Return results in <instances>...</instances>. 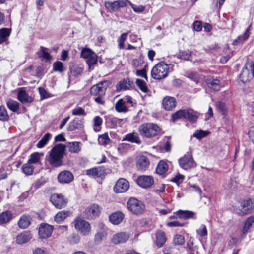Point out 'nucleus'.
I'll return each mask as SVG.
<instances>
[{"instance_id":"f704fd0d","label":"nucleus","mask_w":254,"mask_h":254,"mask_svg":"<svg viewBox=\"0 0 254 254\" xmlns=\"http://www.w3.org/2000/svg\"><path fill=\"white\" fill-rule=\"evenodd\" d=\"M86 174L95 177H100L103 174V170L100 168H93L86 171Z\"/></svg>"},{"instance_id":"72a5a7b5","label":"nucleus","mask_w":254,"mask_h":254,"mask_svg":"<svg viewBox=\"0 0 254 254\" xmlns=\"http://www.w3.org/2000/svg\"><path fill=\"white\" fill-rule=\"evenodd\" d=\"M12 213L9 211L3 212L0 214V224L8 223L12 218Z\"/></svg>"},{"instance_id":"37998d69","label":"nucleus","mask_w":254,"mask_h":254,"mask_svg":"<svg viewBox=\"0 0 254 254\" xmlns=\"http://www.w3.org/2000/svg\"><path fill=\"white\" fill-rule=\"evenodd\" d=\"M34 169V167L31 163L27 162L23 165L22 170L24 174L26 175H30L32 174Z\"/></svg>"},{"instance_id":"423d86ee","label":"nucleus","mask_w":254,"mask_h":254,"mask_svg":"<svg viewBox=\"0 0 254 254\" xmlns=\"http://www.w3.org/2000/svg\"><path fill=\"white\" fill-rule=\"evenodd\" d=\"M197 118L196 115H193L191 112L186 109L180 110L172 115V120L173 121L181 119H186L191 122L194 123L196 122Z\"/></svg>"},{"instance_id":"bf43d9fd","label":"nucleus","mask_w":254,"mask_h":254,"mask_svg":"<svg viewBox=\"0 0 254 254\" xmlns=\"http://www.w3.org/2000/svg\"><path fill=\"white\" fill-rule=\"evenodd\" d=\"M129 5L132 8V9L133 10V11L135 12L136 13H141L144 11L145 6L142 5H135L133 3H132L131 2H129Z\"/></svg>"},{"instance_id":"8fccbe9b","label":"nucleus","mask_w":254,"mask_h":254,"mask_svg":"<svg viewBox=\"0 0 254 254\" xmlns=\"http://www.w3.org/2000/svg\"><path fill=\"white\" fill-rule=\"evenodd\" d=\"M110 138L107 133H105L100 135L98 137V141L99 143L102 145H106L110 142Z\"/></svg>"},{"instance_id":"79ce46f5","label":"nucleus","mask_w":254,"mask_h":254,"mask_svg":"<svg viewBox=\"0 0 254 254\" xmlns=\"http://www.w3.org/2000/svg\"><path fill=\"white\" fill-rule=\"evenodd\" d=\"M6 105L8 108L13 112H16L19 110V103L16 101L9 99L7 101Z\"/></svg>"},{"instance_id":"69168bd1","label":"nucleus","mask_w":254,"mask_h":254,"mask_svg":"<svg viewBox=\"0 0 254 254\" xmlns=\"http://www.w3.org/2000/svg\"><path fill=\"white\" fill-rule=\"evenodd\" d=\"M97 60L95 53L86 59L87 63L89 66L95 64L97 63Z\"/></svg>"},{"instance_id":"4d7b16f0","label":"nucleus","mask_w":254,"mask_h":254,"mask_svg":"<svg viewBox=\"0 0 254 254\" xmlns=\"http://www.w3.org/2000/svg\"><path fill=\"white\" fill-rule=\"evenodd\" d=\"M147 64H145L142 67V69L140 70H137L136 71V74L137 76L145 78L146 79H147L146 75V71L147 68Z\"/></svg>"},{"instance_id":"a18cd8bd","label":"nucleus","mask_w":254,"mask_h":254,"mask_svg":"<svg viewBox=\"0 0 254 254\" xmlns=\"http://www.w3.org/2000/svg\"><path fill=\"white\" fill-rule=\"evenodd\" d=\"M239 78L240 80L243 83H245L249 81L250 76L249 73L248 69L246 66H245L242 69Z\"/></svg>"},{"instance_id":"2eb2a0df","label":"nucleus","mask_w":254,"mask_h":254,"mask_svg":"<svg viewBox=\"0 0 254 254\" xmlns=\"http://www.w3.org/2000/svg\"><path fill=\"white\" fill-rule=\"evenodd\" d=\"M137 184L143 188H148L154 183V180L151 176L143 175L137 179Z\"/></svg>"},{"instance_id":"5701e85b","label":"nucleus","mask_w":254,"mask_h":254,"mask_svg":"<svg viewBox=\"0 0 254 254\" xmlns=\"http://www.w3.org/2000/svg\"><path fill=\"white\" fill-rule=\"evenodd\" d=\"M71 214L70 211L63 210L58 212L54 217V220L56 222L60 223L64 221Z\"/></svg>"},{"instance_id":"5fc2aeb1","label":"nucleus","mask_w":254,"mask_h":254,"mask_svg":"<svg viewBox=\"0 0 254 254\" xmlns=\"http://www.w3.org/2000/svg\"><path fill=\"white\" fill-rule=\"evenodd\" d=\"M40 154L38 152H35L31 154L28 162L31 164L36 163L40 161Z\"/></svg>"},{"instance_id":"f03ea898","label":"nucleus","mask_w":254,"mask_h":254,"mask_svg":"<svg viewBox=\"0 0 254 254\" xmlns=\"http://www.w3.org/2000/svg\"><path fill=\"white\" fill-rule=\"evenodd\" d=\"M138 132L141 136L148 138L158 135L160 132L158 125L153 123H144L139 126Z\"/></svg>"},{"instance_id":"7ed1b4c3","label":"nucleus","mask_w":254,"mask_h":254,"mask_svg":"<svg viewBox=\"0 0 254 254\" xmlns=\"http://www.w3.org/2000/svg\"><path fill=\"white\" fill-rule=\"evenodd\" d=\"M171 64H167L164 62H160L156 64L151 70L152 78L157 80H160L166 78L169 73V66Z\"/></svg>"},{"instance_id":"aec40b11","label":"nucleus","mask_w":254,"mask_h":254,"mask_svg":"<svg viewBox=\"0 0 254 254\" xmlns=\"http://www.w3.org/2000/svg\"><path fill=\"white\" fill-rule=\"evenodd\" d=\"M176 99L172 97L167 96L164 98L162 105L166 110H171L176 106Z\"/></svg>"},{"instance_id":"a211bd4d","label":"nucleus","mask_w":254,"mask_h":254,"mask_svg":"<svg viewBox=\"0 0 254 254\" xmlns=\"http://www.w3.org/2000/svg\"><path fill=\"white\" fill-rule=\"evenodd\" d=\"M17 99L23 104L30 103L33 99L29 96L23 88H19L17 90Z\"/></svg>"},{"instance_id":"0e129e2a","label":"nucleus","mask_w":254,"mask_h":254,"mask_svg":"<svg viewBox=\"0 0 254 254\" xmlns=\"http://www.w3.org/2000/svg\"><path fill=\"white\" fill-rule=\"evenodd\" d=\"M145 64H147L145 63L142 60L140 59H134L132 61V64L134 67L135 68H139L140 67H143V65Z\"/></svg>"},{"instance_id":"3c124183","label":"nucleus","mask_w":254,"mask_h":254,"mask_svg":"<svg viewBox=\"0 0 254 254\" xmlns=\"http://www.w3.org/2000/svg\"><path fill=\"white\" fill-rule=\"evenodd\" d=\"M136 84L137 87L144 93L148 91V88L145 81L141 79H137L136 81Z\"/></svg>"},{"instance_id":"680f3d73","label":"nucleus","mask_w":254,"mask_h":254,"mask_svg":"<svg viewBox=\"0 0 254 254\" xmlns=\"http://www.w3.org/2000/svg\"><path fill=\"white\" fill-rule=\"evenodd\" d=\"M93 54H94V53L90 49L84 48L81 51V56L86 59L91 55H93Z\"/></svg>"},{"instance_id":"20e7f679","label":"nucleus","mask_w":254,"mask_h":254,"mask_svg":"<svg viewBox=\"0 0 254 254\" xmlns=\"http://www.w3.org/2000/svg\"><path fill=\"white\" fill-rule=\"evenodd\" d=\"M74 226L76 230L83 236L88 235L91 231L89 222L81 217H77L74 220Z\"/></svg>"},{"instance_id":"6e6d98bb","label":"nucleus","mask_w":254,"mask_h":254,"mask_svg":"<svg viewBox=\"0 0 254 254\" xmlns=\"http://www.w3.org/2000/svg\"><path fill=\"white\" fill-rule=\"evenodd\" d=\"M208 132L206 131H203L202 130H196L193 136L196 138L198 139H201L206 137L208 134Z\"/></svg>"},{"instance_id":"864d4df0","label":"nucleus","mask_w":254,"mask_h":254,"mask_svg":"<svg viewBox=\"0 0 254 254\" xmlns=\"http://www.w3.org/2000/svg\"><path fill=\"white\" fill-rule=\"evenodd\" d=\"M8 119L9 116L5 108L3 106H0V120L6 121Z\"/></svg>"},{"instance_id":"f257e3e1","label":"nucleus","mask_w":254,"mask_h":254,"mask_svg":"<svg viewBox=\"0 0 254 254\" xmlns=\"http://www.w3.org/2000/svg\"><path fill=\"white\" fill-rule=\"evenodd\" d=\"M65 148V145L61 143L57 144L53 147L49 152L48 158V162L51 166L57 167L62 165Z\"/></svg>"},{"instance_id":"7c9ffc66","label":"nucleus","mask_w":254,"mask_h":254,"mask_svg":"<svg viewBox=\"0 0 254 254\" xmlns=\"http://www.w3.org/2000/svg\"><path fill=\"white\" fill-rule=\"evenodd\" d=\"M156 244L157 246L162 247L166 241L165 234L161 231H158L156 233Z\"/></svg>"},{"instance_id":"4be33fe9","label":"nucleus","mask_w":254,"mask_h":254,"mask_svg":"<svg viewBox=\"0 0 254 254\" xmlns=\"http://www.w3.org/2000/svg\"><path fill=\"white\" fill-rule=\"evenodd\" d=\"M124 217V214L123 213L117 211L113 213L109 216V220L113 224L118 225L123 221Z\"/></svg>"},{"instance_id":"b1692460","label":"nucleus","mask_w":254,"mask_h":254,"mask_svg":"<svg viewBox=\"0 0 254 254\" xmlns=\"http://www.w3.org/2000/svg\"><path fill=\"white\" fill-rule=\"evenodd\" d=\"M207 86L212 90L219 91L221 86L220 81L217 79L209 78L206 81Z\"/></svg>"},{"instance_id":"13d9d810","label":"nucleus","mask_w":254,"mask_h":254,"mask_svg":"<svg viewBox=\"0 0 254 254\" xmlns=\"http://www.w3.org/2000/svg\"><path fill=\"white\" fill-rule=\"evenodd\" d=\"M184 242L185 239L182 235L179 234L175 235L173 238V243L175 245H181L184 244Z\"/></svg>"},{"instance_id":"412c9836","label":"nucleus","mask_w":254,"mask_h":254,"mask_svg":"<svg viewBox=\"0 0 254 254\" xmlns=\"http://www.w3.org/2000/svg\"><path fill=\"white\" fill-rule=\"evenodd\" d=\"M32 238L31 234L28 231H24L18 234L16 238V242L18 244L28 242Z\"/></svg>"},{"instance_id":"58836bf2","label":"nucleus","mask_w":254,"mask_h":254,"mask_svg":"<svg viewBox=\"0 0 254 254\" xmlns=\"http://www.w3.org/2000/svg\"><path fill=\"white\" fill-rule=\"evenodd\" d=\"M52 137V135L47 133L45 134L41 138V139L38 142L36 146L37 148H42L45 146V145L47 144L48 142L49 141L50 138Z\"/></svg>"},{"instance_id":"f8f14e48","label":"nucleus","mask_w":254,"mask_h":254,"mask_svg":"<svg viewBox=\"0 0 254 254\" xmlns=\"http://www.w3.org/2000/svg\"><path fill=\"white\" fill-rule=\"evenodd\" d=\"M243 211H239L240 216L250 214L254 211V200L247 199L242 201Z\"/></svg>"},{"instance_id":"ddd939ff","label":"nucleus","mask_w":254,"mask_h":254,"mask_svg":"<svg viewBox=\"0 0 254 254\" xmlns=\"http://www.w3.org/2000/svg\"><path fill=\"white\" fill-rule=\"evenodd\" d=\"M128 0H119L114 2H108L105 3L106 8L113 11H116L119 8L126 7L127 4H129Z\"/></svg>"},{"instance_id":"bb28decb","label":"nucleus","mask_w":254,"mask_h":254,"mask_svg":"<svg viewBox=\"0 0 254 254\" xmlns=\"http://www.w3.org/2000/svg\"><path fill=\"white\" fill-rule=\"evenodd\" d=\"M123 140L128 141L132 143H135L138 144L141 143L140 138L137 133L132 132L125 135Z\"/></svg>"},{"instance_id":"4c0bfd02","label":"nucleus","mask_w":254,"mask_h":254,"mask_svg":"<svg viewBox=\"0 0 254 254\" xmlns=\"http://www.w3.org/2000/svg\"><path fill=\"white\" fill-rule=\"evenodd\" d=\"M10 33V29L4 28L0 29V44L7 40Z\"/></svg>"},{"instance_id":"1a4fd4ad","label":"nucleus","mask_w":254,"mask_h":254,"mask_svg":"<svg viewBox=\"0 0 254 254\" xmlns=\"http://www.w3.org/2000/svg\"><path fill=\"white\" fill-rule=\"evenodd\" d=\"M109 83L108 81H104L93 85L90 89L91 94L95 96L104 95Z\"/></svg>"},{"instance_id":"774afa93","label":"nucleus","mask_w":254,"mask_h":254,"mask_svg":"<svg viewBox=\"0 0 254 254\" xmlns=\"http://www.w3.org/2000/svg\"><path fill=\"white\" fill-rule=\"evenodd\" d=\"M248 135L250 139L254 144V127H251L248 132Z\"/></svg>"},{"instance_id":"09e8293b","label":"nucleus","mask_w":254,"mask_h":254,"mask_svg":"<svg viewBox=\"0 0 254 254\" xmlns=\"http://www.w3.org/2000/svg\"><path fill=\"white\" fill-rule=\"evenodd\" d=\"M93 122L94 127V130L96 132H99L100 130V126L102 125L103 122L102 119L100 117L97 116L94 117Z\"/></svg>"},{"instance_id":"6ab92c4d","label":"nucleus","mask_w":254,"mask_h":254,"mask_svg":"<svg viewBox=\"0 0 254 254\" xmlns=\"http://www.w3.org/2000/svg\"><path fill=\"white\" fill-rule=\"evenodd\" d=\"M149 165L148 159L144 156H141L138 159L136 163V167L138 170L143 171L146 170Z\"/></svg>"},{"instance_id":"39448f33","label":"nucleus","mask_w":254,"mask_h":254,"mask_svg":"<svg viewBox=\"0 0 254 254\" xmlns=\"http://www.w3.org/2000/svg\"><path fill=\"white\" fill-rule=\"evenodd\" d=\"M127 207L130 211L136 215L142 214L145 209L144 204L133 197L129 198L127 201Z\"/></svg>"},{"instance_id":"c756f323","label":"nucleus","mask_w":254,"mask_h":254,"mask_svg":"<svg viewBox=\"0 0 254 254\" xmlns=\"http://www.w3.org/2000/svg\"><path fill=\"white\" fill-rule=\"evenodd\" d=\"M253 225H254V216H252L248 217L245 221L243 228V233L246 234L249 232Z\"/></svg>"},{"instance_id":"9d476101","label":"nucleus","mask_w":254,"mask_h":254,"mask_svg":"<svg viewBox=\"0 0 254 254\" xmlns=\"http://www.w3.org/2000/svg\"><path fill=\"white\" fill-rule=\"evenodd\" d=\"M129 187V183L127 180L124 178H120L114 187V191L116 193H124L128 190Z\"/></svg>"},{"instance_id":"49530a36","label":"nucleus","mask_w":254,"mask_h":254,"mask_svg":"<svg viewBox=\"0 0 254 254\" xmlns=\"http://www.w3.org/2000/svg\"><path fill=\"white\" fill-rule=\"evenodd\" d=\"M128 34V32L124 33L118 38L117 42L120 49H123L125 48L124 42L127 39Z\"/></svg>"},{"instance_id":"f3484780","label":"nucleus","mask_w":254,"mask_h":254,"mask_svg":"<svg viewBox=\"0 0 254 254\" xmlns=\"http://www.w3.org/2000/svg\"><path fill=\"white\" fill-rule=\"evenodd\" d=\"M53 231V227L48 224H41L39 229V235L41 238L50 237Z\"/></svg>"},{"instance_id":"c9c22d12","label":"nucleus","mask_w":254,"mask_h":254,"mask_svg":"<svg viewBox=\"0 0 254 254\" xmlns=\"http://www.w3.org/2000/svg\"><path fill=\"white\" fill-rule=\"evenodd\" d=\"M115 109L118 112H127L128 111L126 105V102L121 99L115 104Z\"/></svg>"},{"instance_id":"473e14b6","label":"nucleus","mask_w":254,"mask_h":254,"mask_svg":"<svg viewBox=\"0 0 254 254\" xmlns=\"http://www.w3.org/2000/svg\"><path fill=\"white\" fill-rule=\"evenodd\" d=\"M251 27V25H250L247 30L245 31L243 36H239L235 40H234L232 43L234 45H237L239 43L243 42L244 41L246 40L250 36L249 31Z\"/></svg>"},{"instance_id":"0eeeda50","label":"nucleus","mask_w":254,"mask_h":254,"mask_svg":"<svg viewBox=\"0 0 254 254\" xmlns=\"http://www.w3.org/2000/svg\"><path fill=\"white\" fill-rule=\"evenodd\" d=\"M52 204L57 209H62L66 207L67 204V199L61 193H53L50 198Z\"/></svg>"},{"instance_id":"e433bc0d","label":"nucleus","mask_w":254,"mask_h":254,"mask_svg":"<svg viewBox=\"0 0 254 254\" xmlns=\"http://www.w3.org/2000/svg\"><path fill=\"white\" fill-rule=\"evenodd\" d=\"M168 169V165L166 162L160 161L156 169V172L157 174L162 175L164 174Z\"/></svg>"},{"instance_id":"de8ad7c7","label":"nucleus","mask_w":254,"mask_h":254,"mask_svg":"<svg viewBox=\"0 0 254 254\" xmlns=\"http://www.w3.org/2000/svg\"><path fill=\"white\" fill-rule=\"evenodd\" d=\"M197 234L201 238L207 236V230L204 224H201L196 231Z\"/></svg>"},{"instance_id":"c85d7f7f","label":"nucleus","mask_w":254,"mask_h":254,"mask_svg":"<svg viewBox=\"0 0 254 254\" xmlns=\"http://www.w3.org/2000/svg\"><path fill=\"white\" fill-rule=\"evenodd\" d=\"M81 143L79 142H69L67 145L69 151L71 153H78L81 150Z\"/></svg>"},{"instance_id":"e2e57ef3","label":"nucleus","mask_w":254,"mask_h":254,"mask_svg":"<svg viewBox=\"0 0 254 254\" xmlns=\"http://www.w3.org/2000/svg\"><path fill=\"white\" fill-rule=\"evenodd\" d=\"M72 114L75 116L78 115H86V113L84 110L80 107H77L74 109H73L72 111Z\"/></svg>"},{"instance_id":"9b49d317","label":"nucleus","mask_w":254,"mask_h":254,"mask_svg":"<svg viewBox=\"0 0 254 254\" xmlns=\"http://www.w3.org/2000/svg\"><path fill=\"white\" fill-rule=\"evenodd\" d=\"M101 212V208L97 204H93L87 207L84 214L88 219H93L98 216Z\"/></svg>"},{"instance_id":"393cba45","label":"nucleus","mask_w":254,"mask_h":254,"mask_svg":"<svg viewBox=\"0 0 254 254\" xmlns=\"http://www.w3.org/2000/svg\"><path fill=\"white\" fill-rule=\"evenodd\" d=\"M177 214L180 218L184 219H196V213L191 211L180 210L177 211Z\"/></svg>"},{"instance_id":"603ef678","label":"nucleus","mask_w":254,"mask_h":254,"mask_svg":"<svg viewBox=\"0 0 254 254\" xmlns=\"http://www.w3.org/2000/svg\"><path fill=\"white\" fill-rule=\"evenodd\" d=\"M187 76L196 83H197L201 78L200 75L196 72H188Z\"/></svg>"},{"instance_id":"052dcab7","label":"nucleus","mask_w":254,"mask_h":254,"mask_svg":"<svg viewBox=\"0 0 254 254\" xmlns=\"http://www.w3.org/2000/svg\"><path fill=\"white\" fill-rule=\"evenodd\" d=\"M68 240L70 244H75L79 242L80 237L77 234H72L68 237Z\"/></svg>"},{"instance_id":"c03bdc74","label":"nucleus","mask_w":254,"mask_h":254,"mask_svg":"<svg viewBox=\"0 0 254 254\" xmlns=\"http://www.w3.org/2000/svg\"><path fill=\"white\" fill-rule=\"evenodd\" d=\"M53 68L54 71L62 73L66 70V67L64 64L60 61H56L53 64Z\"/></svg>"},{"instance_id":"cd10ccee","label":"nucleus","mask_w":254,"mask_h":254,"mask_svg":"<svg viewBox=\"0 0 254 254\" xmlns=\"http://www.w3.org/2000/svg\"><path fill=\"white\" fill-rule=\"evenodd\" d=\"M83 126V121L81 120L75 119L72 122H70L67 129L69 131H73L76 129L81 128Z\"/></svg>"},{"instance_id":"338daca9","label":"nucleus","mask_w":254,"mask_h":254,"mask_svg":"<svg viewBox=\"0 0 254 254\" xmlns=\"http://www.w3.org/2000/svg\"><path fill=\"white\" fill-rule=\"evenodd\" d=\"M122 121L123 119H119L116 117H112L110 119V122L113 127H115L118 125L120 124Z\"/></svg>"},{"instance_id":"dca6fc26","label":"nucleus","mask_w":254,"mask_h":254,"mask_svg":"<svg viewBox=\"0 0 254 254\" xmlns=\"http://www.w3.org/2000/svg\"><path fill=\"white\" fill-rule=\"evenodd\" d=\"M129 237L128 233L121 232L114 234L111 239V241L114 244L124 243L128 240Z\"/></svg>"},{"instance_id":"a19ab883","label":"nucleus","mask_w":254,"mask_h":254,"mask_svg":"<svg viewBox=\"0 0 254 254\" xmlns=\"http://www.w3.org/2000/svg\"><path fill=\"white\" fill-rule=\"evenodd\" d=\"M216 109L223 116L227 115V109L226 104L221 101H219L216 104Z\"/></svg>"},{"instance_id":"ea45409f","label":"nucleus","mask_w":254,"mask_h":254,"mask_svg":"<svg viewBox=\"0 0 254 254\" xmlns=\"http://www.w3.org/2000/svg\"><path fill=\"white\" fill-rule=\"evenodd\" d=\"M107 235L106 230L98 231L95 235L94 242L96 244H100L102 240L106 237Z\"/></svg>"},{"instance_id":"2f4dec72","label":"nucleus","mask_w":254,"mask_h":254,"mask_svg":"<svg viewBox=\"0 0 254 254\" xmlns=\"http://www.w3.org/2000/svg\"><path fill=\"white\" fill-rule=\"evenodd\" d=\"M30 220L31 219L29 216H22L18 221V225L19 227L22 229H25L27 228L30 224Z\"/></svg>"},{"instance_id":"4468645a","label":"nucleus","mask_w":254,"mask_h":254,"mask_svg":"<svg viewBox=\"0 0 254 254\" xmlns=\"http://www.w3.org/2000/svg\"><path fill=\"white\" fill-rule=\"evenodd\" d=\"M57 178L61 184H68L73 180L74 177L71 172L64 170L58 174Z\"/></svg>"},{"instance_id":"6e6552de","label":"nucleus","mask_w":254,"mask_h":254,"mask_svg":"<svg viewBox=\"0 0 254 254\" xmlns=\"http://www.w3.org/2000/svg\"><path fill=\"white\" fill-rule=\"evenodd\" d=\"M178 162L180 166L184 170H189L196 166V163L190 153H187L180 158Z\"/></svg>"},{"instance_id":"a878e982","label":"nucleus","mask_w":254,"mask_h":254,"mask_svg":"<svg viewBox=\"0 0 254 254\" xmlns=\"http://www.w3.org/2000/svg\"><path fill=\"white\" fill-rule=\"evenodd\" d=\"M47 48L44 47H40L39 50L37 52V55L39 58L43 60L46 61H51L52 56L46 50Z\"/></svg>"}]
</instances>
